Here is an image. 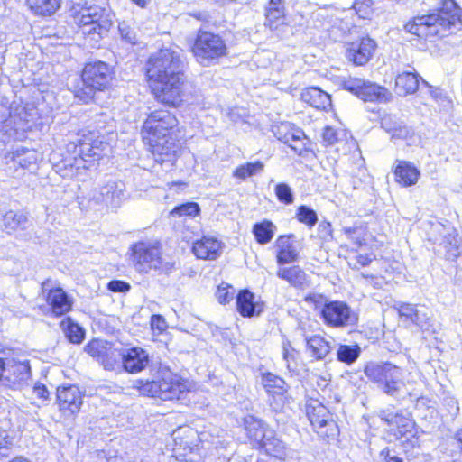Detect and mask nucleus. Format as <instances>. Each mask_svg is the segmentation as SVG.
Masks as SVG:
<instances>
[{"label": "nucleus", "mask_w": 462, "mask_h": 462, "mask_svg": "<svg viewBox=\"0 0 462 462\" xmlns=\"http://www.w3.org/2000/svg\"><path fill=\"white\" fill-rule=\"evenodd\" d=\"M318 235L322 240H328L332 237L331 224L327 221H322L318 226Z\"/></svg>", "instance_id": "6e6d98bb"}, {"label": "nucleus", "mask_w": 462, "mask_h": 462, "mask_svg": "<svg viewBox=\"0 0 462 462\" xmlns=\"http://www.w3.org/2000/svg\"><path fill=\"white\" fill-rule=\"evenodd\" d=\"M357 263L362 266H366L372 262V258L367 254H359L356 257Z\"/></svg>", "instance_id": "0e129e2a"}, {"label": "nucleus", "mask_w": 462, "mask_h": 462, "mask_svg": "<svg viewBox=\"0 0 462 462\" xmlns=\"http://www.w3.org/2000/svg\"><path fill=\"white\" fill-rule=\"evenodd\" d=\"M113 17L109 10L97 5L80 10L77 17V24L91 47H97L107 34L113 24Z\"/></svg>", "instance_id": "39448f33"}, {"label": "nucleus", "mask_w": 462, "mask_h": 462, "mask_svg": "<svg viewBox=\"0 0 462 462\" xmlns=\"http://www.w3.org/2000/svg\"><path fill=\"white\" fill-rule=\"evenodd\" d=\"M411 134V129L408 127L403 122H401L391 134L393 139H406Z\"/></svg>", "instance_id": "3c124183"}, {"label": "nucleus", "mask_w": 462, "mask_h": 462, "mask_svg": "<svg viewBox=\"0 0 462 462\" xmlns=\"http://www.w3.org/2000/svg\"><path fill=\"white\" fill-rule=\"evenodd\" d=\"M200 208L196 202H186L176 206L171 211L172 217H196L199 214Z\"/></svg>", "instance_id": "79ce46f5"}, {"label": "nucleus", "mask_w": 462, "mask_h": 462, "mask_svg": "<svg viewBox=\"0 0 462 462\" xmlns=\"http://www.w3.org/2000/svg\"><path fill=\"white\" fill-rule=\"evenodd\" d=\"M42 289L55 316H62L71 310L73 300L62 288L51 287V281L47 280L42 282Z\"/></svg>", "instance_id": "dca6fc26"}, {"label": "nucleus", "mask_w": 462, "mask_h": 462, "mask_svg": "<svg viewBox=\"0 0 462 462\" xmlns=\"http://www.w3.org/2000/svg\"><path fill=\"white\" fill-rule=\"evenodd\" d=\"M34 393L39 397L43 399H48L49 396V391L47 390L46 386L43 384H37L34 386Z\"/></svg>", "instance_id": "e2e57ef3"}, {"label": "nucleus", "mask_w": 462, "mask_h": 462, "mask_svg": "<svg viewBox=\"0 0 462 462\" xmlns=\"http://www.w3.org/2000/svg\"><path fill=\"white\" fill-rule=\"evenodd\" d=\"M262 384L266 390L270 400V405L273 411H281L287 400L288 384L280 376L273 373L262 374Z\"/></svg>", "instance_id": "2eb2a0df"}, {"label": "nucleus", "mask_w": 462, "mask_h": 462, "mask_svg": "<svg viewBox=\"0 0 462 462\" xmlns=\"http://www.w3.org/2000/svg\"><path fill=\"white\" fill-rule=\"evenodd\" d=\"M108 289L115 292H125L130 290V285L124 281L114 280L109 282Z\"/></svg>", "instance_id": "13d9d810"}, {"label": "nucleus", "mask_w": 462, "mask_h": 462, "mask_svg": "<svg viewBox=\"0 0 462 462\" xmlns=\"http://www.w3.org/2000/svg\"><path fill=\"white\" fill-rule=\"evenodd\" d=\"M364 373L383 393L399 399L404 388L402 369L390 362H368Z\"/></svg>", "instance_id": "0eeeda50"}, {"label": "nucleus", "mask_w": 462, "mask_h": 462, "mask_svg": "<svg viewBox=\"0 0 462 462\" xmlns=\"http://www.w3.org/2000/svg\"><path fill=\"white\" fill-rule=\"evenodd\" d=\"M183 61L180 52L162 49L146 64V76L155 98L169 106L178 107L183 99Z\"/></svg>", "instance_id": "f257e3e1"}, {"label": "nucleus", "mask_w": 462, "mask_h": 462, "mask_svg": "<svg viewBox=\"0 0 462 462\" xmlns=\"http://www.w3.org/2000/svg\"><path fill=\"white\" fill-rule=\"evenodd\" d=\"M29 8L39 15H51L60 6V0H26Z\"/></svg>", "instance_id": "f704fd0d"}, {"label": "nucleus", "mask_w": 462, "mask_h": 462, "mask_svg": "<svg viewBox=\"0 0 462 462\" xmlns=\"http://www.w3.org/2000/svg\"><path fill=\"white\" fill-rule=\"evenodd\" d=\"M114 79L113 69L106 62L95 60L87 63L81 74L82 87L76 88L74 96L85 104L89 103L96 91L109 88Z\"/></svg>", "instance_id": "423d86ee"}, {"label": "nucleus", "mask_w": 462, "mask_h": 462, "mask_svg": "<svg viewBox=\"0 0 462 462\" xmlns=\"http://www.w3.org/2000/svg\"><path fill=\"white\" fill-rule=\"evenodd\" d=\"M56 397L60 409L68 414L79 412L83 403L82 392L73 384L58 387Z\"/></svg>", "instance_id": "a211bd4d"}, {"label": "nucleus", "mask_w": 462, "mask_h": 462, "mask_svg": "<svg viewBox=\"0 0 462 462\" xmlns=\"http://www.w3.org/2000/svg\"><path fill=\"white\" fill-rule=\"evenodd\" d=\"M401 122L395 116H386L382 119L381 125L387 133L392 134Z\"/></svg>", "instance_id": "603ef678"}, {"label": "nucleus", "mask_w": 462, "mask_h": 462, "mask_svg": "<svg viewBox=\"0 0 462 462\" xmlns=\"http://www.w3.org/2000/svg\"><path fill=\"white\" fill-rule=\"evenodd\" d=\"M12 447V439L5 430L0 429V460L9 456Z\"/></svg>", "instance_id": "de8ad7c7"}, {"label": "nucleus", "mask_w": 462, "mask_h": 462, "mask_svg": "<svg viewBox=\"0 0 462 462\" xmlns=\"http://www.w3.org/2000/svg\"><path fill=\"white\" fill-rule=\"evenodd\" d=\"M380 457H383L384 462H404L402 457L392 454L388 448H383L380 452Z\"/></svg>", "instance_id": "052dcab7"}, {"label": "nucleus", "mask_w": 462, "mask_h": 462, "mask_svg": "<svg viewBox=\"0 0 462 462\" xmlns=\"http://www.w3.org/2000/svg\"><path fill=\"white\" fill-rule=\"evenodd\" d=\"M284 0H270L265 7L266 21L272 27L284 16Z\"/></svg>", "instance_id": "e433bc0d"}, {"label": "nucleus", "mask_w": 462, "mask_h": 462, "mask_svg": "<svg viewBox=\"0 0 462 462\" xmlns=\"http://www.w3.org/2000/svg\"><path fill=\"white\" fill-rule=\"evenodd\" d=\"M60 327L70 343L80 344L83 341L85 330L70 317H67L61 320Z\"/></svg>", "instance_id": "72a5a7b5"}, {"label": "nucleus", "mask_w": 462, "mask_h": 462, "mask_svg": "<svg viewBox=\"0 0 462 462\" xmlns=\"http://www.w3.org/2000/svg\"><path fill=\"white\" fill-rule=\"evenodd\" d=\"M178 125L176 116L168 110H155L144 121L141 134L143 142L150 146L154 161L158 163L170 162L176 159L180 143L173 137Z\"/></svg>", "instance_id": "f03ea898"}, {"label": "nucleus", "mask_w": 462, "mask_h": 462, "mask_svg": "<svg viewBox=\"0 0 462 462\" xmlns=\"http://www.w3.org/2000/svg\"><path fill=\"white\" fill-rule=\"evenodd\" d=\"M244 424L248 439L256 448L261 443V441L264 439L267 434V430L271 429L263 420L254 416L245 417L244 420Z\"/></svg>", "instance_id": "a878e982"}, {"label": "nucleus", "mask_w": 462, "mask_h": 462, "mask_svg": "<svg viewBox=\"0 0 462 462\" xmlns=\"http://www.w3.org/2000/svg\"><path fill=\"white\" fill-rule=\"evenodd\" d=\"M304 133L301 130H294L286 133L282 138V142L288 144L295 152L301 154L305 150L303 143ZM282 140V138H280Z\"/></svg>", "instance_id": "a19ab883"}, {"label": "nucleus", "mask_w": 462, "mask_h": 462, "mask_svg": "<svg viewBox=\"0 0 462 462\" xmlns=\"http://www.w3.org/2000/svg\"><path fill=\"white\" fill-rule=\"evenodd\" d=\"M135 387L141 394L162 401L182 400L189 393V383L167 368L158 371L157 378L152 381L139 380Z\"/></svg>", "instance_id": "20e7f679"}, {"label": "nucleus", "mask_w": 462, "mask_h": 462, "mask_svg": "<svg viewBox=\"0 0 462 462\" xmlns=\"http://www.w3.org/2000/svg\"><path fill=\"white\" fill-rule=\"evenodd\" d=\"M322 138L327 145H333L337 141V132L330 126H326L322 133Z\"/></svg>", "instance_id": "5fc2aeb1"}, {"label": "nucleus", "mask_w": 462, "mask_h": 462, "mask_svg": "<svg viewBox=\"0 0 462 462\" xmlns=\"http://www.w3.org/2000/svg\"><path fill=\"white\" fill-rule=\"evenodd\" d=\"M256 241L262 245L267 244L274 235V226L272 222L264 221L255 224L253 229Z\"/></svg>", "instance_id": "58836bf2"}, {"label": "nucleus", "mask_w": 462, "mask_h": 462, "mask_svg": "<svg viewBox=\"0 0 462 462\" xmlns=\"http://www.w3.org/2000/svg\"><path fill=\"white\" fill-rule=\"evenodd\" d=\"M149 354L141 347L123 349L122 367L125 371L134 374L145 369L149 365Z\"/></svg>", "instance_id": "412c9836"}, {"label": "nucleus", "mask_w": 462, "mask_h": 462, "mask_svg": "<svg viewBox=\"0 0 462 462\" xmlns=\"http://www.w3.org/2000/svg\"><path fill=\"white\" fill-rule=\"evenodd\" d=\"M3 226L7 233L25 230L30 225L27 214L22 211L9 210L3 216Z\"/></svg>", "instance_id": "c756f323"}, {"label": "nucleus", "mask_w": 462, "mask_h": 462, "mask_svg": "<svg viewBox=\"0 0 462 462\" xmlns=\"http://www.w3.org/2000/svg\"><path fill=\"white\" fill-rule=\"evenodd\" d=\"M432 231L439 235V237L431 238L435 244L443 245L446 249V258L455 260L459 254L458 240L455 229L451 226L437 223L432 226Z\"/></svg>", "instance_id": "f3484780"}, {"label": "nucleus", "mask_w": 462, "mask_h": 462, "mask_svg": "<svg viewBox=\"0 0 462 462\" xmlns=\"http://www.w3.org/2000/svg\"><path fill=\"white\" fill-rule=\"evenodd\" d=\"M139 7L144 8L150 3V0H132Z\"/></svg>", "instance_id": "774afa93"}, {"label": "nucleus", "mask_w": 462, "mask_h": 462, "mask_svg": "<svg viewBox=\"0 0 462 462\" xmlns=\"http://www.w3.org/2000/svg\"><path fill=\"white\" fill-rule=\"evenodd\" d=\"M454 439L459 445L460 450L462 451V429H459L454 435Z\"/></svg>", "instance_id": "338daca9"}, {"label": "nucleus", "mask_w": 462, "mask_h": 462, "mask_svg": "<svg viewBox=\"0 0 462 462\" xmlns=\"http://www.w3.org/2000/svg\"><path fill=\"white\" fill-rule=\"evenodd\" d=\"M220 243L210 237H203L193 244L192 251L200 259H216L219 255Z\"/></svg>", "instance_id": "bb28decb"}, {"label": "nucleus", "mask_w": 462, "mask_h": 462, "mask_svg": "<svg viewBox=\"0 0 462 462\" xmlns=\"http://www.w3.org/2000/svg\"><path fill=\"white\" fill-rule=\"evenodd\" d=\"M301 100L310 106L320 110H327L331 107L330 95L316 87L303 89Z\"/></svg>", "instance_id": "393cba45"}, {"label": "nucleus", "mask_w": 462, "mask_h": 462, "mask_svg": "<svg viewBox=\"0 0 462 462\" xmlns=\"http://www.w3.org/2000/svg\"><path fill=\"white\" fill-rule=\"evenodd\" d=\"M97 461L96 462H108L107 457L105 455L104 451H97L96 452Z\"/></svg>", "instance_id": "69168bd1"}, {"label": "nucleus", "mask_w": 462, "mask_h": 462, "mask_svg": "<svg viewBox=\"0 0 462 462\" xmlns=\"http://www.w3.org/2000/svg\"><path fill=\"white\" fill-rule=\"evenodd\" d=\"M306 414L317 434L328 441L334 439L339 433L337 422L332 413L318 400H310L306 404Z\"/></svg>", "instance_id": "9d476101"}, {"label": "nucleus", "mask_w": 462, "mask_h": 462, "mask_svg": "<svg viewBox=\"0 0 462 462\" xmlns=\"http://www.w3.org/2000/svg\"><path fill=\"white\" fill-rule=\"evenodd\" d=\"M394 174L399 183L408 187L417 182L420 171L410 162H400L395 169Z\"/></svg>", "instance_id": "2f4dec72"}, {"label": "nucleus", "mask_w": 462, "mask_h": 462, "mask_svg": "<svg viewBox=\"0 0 462 462\" xmlns=\"http://www.w3.org/2000/svg\"><path fill=\"white\" fill-rule=\"evenodd\" d=\"M419 88V75L415 72L404 71L395 79L396 92L400 96L413 94Z\"/></svg>", "instance_id": "7c9ffc66"}, {"label": "nucleus", "mask_w": 462, "mask_h": 462, "mask_svg": "<svg viewBox=\"0 0 462 462\" xmlns=\"http://www.w3.org/2000/svg\"><path fill=\"white\" fill-rule=\"evenodd\" d=\"M282 357L286 363L287 369L290 372H295L298 368L297 352L289 343L283 345Z\"/></svg>", "instance_id": "a18cd8bd"}, {"label": "nucleus", "mask_w": 462, "mask_h": 462, "mask_svg": "<svg viewBox=\"0 0 462 462\" xmlns=\"http://www.w3.org/2000/svg\"><path fill=\"white\" fill-rule=\"evenodd\" d=\"M192 52L200 64L209 66L219 58L227 55V47L220 35L208 31H199Z\"/></svg>", "instance_id": "6e6552de"}, {"label": "nucleus", "mask_w": 462, "mask_h": 462, "mask_svg": "<svg viewBox=\"0 0 462 462\" xmlns=\"http://www.w3.org/2000/svg\"><path fill=\"white\" fill-rule=\"evenodd\" d=\"M257 448L264 450L265 453L271 456L281 457L285 455L286 445L277 437L276 432L270 429Z\"/></svg>", "instance_id": "c85d7f7f"}, {"label": "nucleus", "mask_w": 462, "mask_h": 462, "mask_svg": "<svg viewBox=\"0 0 462 462\" xmlns=\"http://www.w3.org/2000/svg\"><path fill=\"white\" fill-rule=\"evenodd\" d=\"M131 250V260L134 268L140 273H148L152 269L169 273L173 267L171 263L162 259L161 252L157 246L138 242L132 246Z\"/></svg>", "instance_id": "1a4fd4ad"}, {"label": "nucleus", "mask_w": 462, "mask_h": 462, "mask_svg": "<svg viewBox=\"0 0 462 462\" xmlns=\"http://www.w3.org/2000/svg\"><path fill=\"white\" fill-rule=\"evenodd\" d=\"M343 86L365 102L387 103L392 99V93L386 88L363 79H349Z\"/></svg>", "instance_id": "9b49d317"}, {"label": "nucleus", "mask_w": 462, "mask_h": 462, "mask_svg": "<svg viewBox=\"0 0 462 462\" xmlns=\"http://www.w3.org/2000/svg\"><path fill=\"white\" fill-rule=\"evenodd\" d=\"M462 28V9L454 0H441L437 13L413 18L404 25L407 32L420 38L445 36Z\"/></svg>", "instance_id": "7ed1b4c3"}, {"label": "nucleus", "mask_w": 462, "mask_h": 462, "mask_svg": "<svg viewBox=\"0 0 462 462\" xmlns=\"http://www.w3.org/2000/svg\"><path fill=\"white\" fill-rule=\"evenodd\" d=\"M69 152L77 155H82L93 162L99 161L103 156V142L99 140H92L89 137L83 139L79 138L75 142H71L67 145Z\"/></svg>", "instance_id": "aec40b11"}, {"label": "nucleus", "mask_w": 462, "mask_h": 462, "mask_svg": "<svg viewBox=\"0 0 462 462\" xmlns=\"http://www.w3.org/2000/svg\"><path fill=\"white\" fill-rule=\"evenodd\" d=\"M236 309L241 316L251 318L263 311V305L254 300V294L249 290H242L236 295Z\"/></svg>", "instance_id": "b1692460"}, {"label": "nucleus", "mask_w": 462, "mask_h": 462, "mask_svg": "<svg viewBox=\"0 0 462 462\" xmlns=\"http://www.w3.org/2000/svg\"><path fill=\"white\" fill-rule=\"evenodd\" d=\"M151 326L152 328H157L158 330L162 331L166 328V321L162 316L154 314L151 318Z\"/></svg>", "instance_id": "bf43d9fd"}, {"label": "nucleus", "mask_w": 462, "mask_h": 462, "mask_svg": "<svg viewBox=\"0 0 462 462\" xmlns=\"http://www.w3.org/2000/svg\"><path fill=\"white\" fill-rule=\"evenodd\" d=\"M85 351L95 358L106 370L115 371L122 367L123 349H117L105 340L94 339Z\"/></svg>", "instance_id": "f8f14e48"}, {"label": "nucleus", "mask_w": 462, "mask_h": 462, "mask_svg": "<svg viewBox=\"0 0 462 462\" xmlns=\"http://www.w3.org/2000/svg\"><path fill=\"white\" fill-rule=\"evenodd\" d=\"M68 166H69L71 170L75 169L76 171H79L80 169L89 170L95 167L96 164L91 162V160L82 155L73 154V157L67 158L65 160V167Z\"/></svg>", "instance_id": "c03bdc74"}, {"label": "nucleus", "mask_w": 462, "mask_h": 462, "mask_svg": "<svg viewBox=\"0 0 462 462\" xmlns=\"http://www.w3.org/2000/svg\"><path fill=\"white\" fill-rule=\"evenodd\" d=\"M275 195L277 199L286 204H291L293 202L294 197L291 191V189L286 183H279L275 186Z\"/></svg>", "instance_id": "49530a36"}, {"label": "nucleus", "mask_w": 462, "mask_h": 462, "mask_svg": "<svg viewBox=\"0 0 462 462\" xmlns=\"http://www.w3.org/2000/svg\"><path fill=\"white\" fill-rule=\"evenodd\" d=\"M307 350L310 356L318 360L323 359L330 352L329 343L320 336L305 337Z\"/></svg>", "instance_id": "473e14b6"}, {"label": "nucleus", "mask_w": 462, "mask_h": 462, "mask_svg": "<svg viewBox=\"0 0 462 462\" xmlns=\"http://www.w3.org/2000/svg\"><path fill=\"white\" fill-rule=\"evenodd\" d=\"M234 297V290L230 291L226 287L219 286L217 291V298L221 304L229 302Z\"/></svg>", "instance_id": "4d7b16f0"}, {"label": "nucleus", "mask_w": 462, "mask_h": 462, "mask_svg": "<svg viewBox=\"0 0 462 462\" xmlns=\"http://www.w3.org/2000/svg\"><path fill=\"white\" fill-rule=\"evenodd\" d=\"M12 159L14 162L19 165L21 168L29 169L37 162L38 157L36 151L22 147L17 148L13 152Z\"/></svg>", "instance_id": "c9c22d12"}, {"label": "nucleus", "mask_w": 462, "mask_h": 462, "mask_svg": "<svg viewBox=\"0 0 462 462\" xmlns=\"http://www.w3.org/2000/svg\"><path fill=\"white\" fill-rule=\"evenodd\" d=\"M378 417L388 426H394L396 428L394 434L396 439L414 438L418 434L416 423L410 412L403 411L402 410L393 411L383 409L379 411Z\"/></svg>", "instance_id": "ddd939ff"}, {"label": "nucleus", "mask_w": 462, "mask_h": 462, "mask_svg": "<svg viewBox=\"0 0 462 462\" xmlns=\"http://www.w3.org/2000/svg\"><path fill=\"white\" fill-rule=\"evenodd\" d=\"M277 263L280 265L291 263L297 262L299 259V253L295 246L291 243L290 238L286 236H280L277 241Z\"/></svg>", "instance_id": "cd10ccee"}, {"label": "nucleus", "mask_w": 462, "mask_h": 462, "mask_svg": "<svg viewBox=\"0 0 462 462\" xmlns=\"http://www.w3.org/2000/svg\"><path fill=\"white\" fill-rule=\"evenodd\" d=\"M360 354L361 348L358 345H339L337 350V359L347 365L356 362Z\"/></svg>", "instance_id": "4c0bfd02"}, {"label": "nucleus", "mask_w": 462, "mask_h": 462, "mask_svg": "<svg viewBox=\"0 0 462 462\" xmlns=\"http://www.w3.org/2000/svg\"><path fill=\"white\" fill-rule=\"evenodd\" d=\"M321 316L327 325L335 328L352 326L357 321V316L350 307L338 300L327 302L322 308Z\"/></svg>", "instance_id": "4468645a"}, {"label": "nucleus", "mask_w": 462, "mask_h": 462, "mask_svg": "<svg viewBox=\"0 0 462 462\" xmlns=\"http://www.w3.org/2000/svg\"><path fill=\"white\" fill-rule=\"evenodd\" d=\"M297 219L308 226L309 227L314 226L318 222L317 213L308 206L301 205L297 209Z\"/></svg>", "instance_id": "37998d69"}, {"label": "nucleus", "mask_w": 462, "mask_h": 462, "mask_svg": "<svg viewBox=\"0 0 462 462\" xmlns=\"http://www.w3.org/2000/svg\"><path fill=\"white\" fill-rule=\"evenodd\" d=\"M397 310L400 317L411 321L413 316L418 310V308L415 305L402 302L398 304Z\"/></svg>", "instance_id": "8fccbe9b"}, {"label": "nucleus", "mask_w": 462, "mask_h": 462, "mask_svg": "<svg viewBox=\"0 0 462 462\" xmlns=\"http://www.w3.org/2000/svg\"><path fill=\"white\" fill-rule=\"evenodd\" d=\"M428 320L429 317L427 313L422 311V310L418 309L415 315L413 316L411 322L420 327L422 329L428 328Z\"/></svg>", "instance_id": "864d4df0"}, {"label": "nucleus", "mask_w": 462, "mask_h": 462, "mask_svg": "<svg viewBox=\"0 0 462 462\" xmlns=\"http://www.w3.org/2000/svg\"><path fill=\"white\" fill-rule=\"evenodd\" d=\"M263 168L264 165L260 161H257L255 162L245 163L236 168L233 176L240 180H245L248 177L262 172L263 171Z\"/></svg>", "instance_id": "ea45409f"}, {"label": "nucleus", "mask_w": 462, "mask_h": 462, "mask_svg": "<svg viewBox=\"0 0 462 462\" xmlns=\"http://www.w3.org/2000/svg\"><path fill=\"white\" fill-rule=\"evenodd\" d=\"M276 275L297 290H305L310 285L307 273L299 265L279 267Z\"/></svg>", "instance_id": "5701e85b"}, {"label": "nucleus", "mask_w": 462, "mask_h": 462, "mask_svg": "<svg viewBox=\"0 0 462 462\" xmlns=\"http://www.w3.org/2000/svg\"><path fill=\"white\" fill-rule=\"evenodd\" d=\"M124 197V184L122 182L109 181L97 191H95L92 199L97 204L117 207Z\"/></svg>", "instance_id": "4be33fe9"}, {"label": "nucleus", "mask_w": 462, "mask_h": 462, "mask_svg": "<svg viewBox=\"0 0 462 462\" xmlns=\"http://www.w3.org/2000/svg\"><path fill=\"white\" fill-rule=\"evenodd\" d=\"M14 373H18L19 380H26L30 376V367L23 364H19L13 366Z\"/></svg>", "instance_id": "680f3d73"}, {"label": "nucleus", "mask_w": 462, "mask_h": 462, "mask_svg": "<svg viewBox=\"0 0 462 462\" xmlns=\"http://www.w3.org/2000/svg\"><path fill=\"white\" fill-rule=\"evenodd\" d=\"M377 45L370 37H364L360 42H351L346 51V57L356 66L365 65L373 57Z\"/></svg>", "instance_id": "6ab92c4d"}, {"label": "nucleus", "mask_w": 462, "mask_h": 462, "mask_svg": "<svg viewBox=\"0 0 462 462\" xmlns=\"http://www.w3.org/2000/svg\"><path fill=\"white\" fill-rule=\"evenodd\" d=\"M118 30L123 40L131 44L136 43V33L126 23H120L118 25Z\"/></svg>", "instance_id": "09e8293b"}]
</instances>
